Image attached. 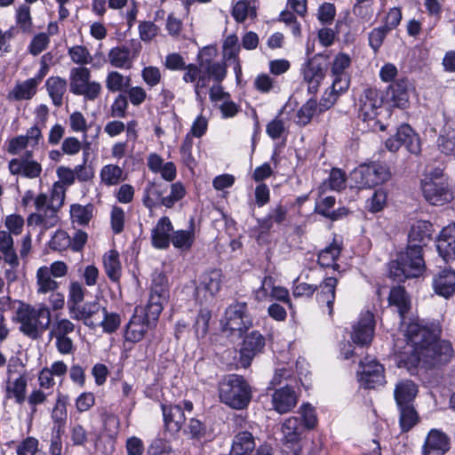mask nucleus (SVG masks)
Segmentation results:
<instances>
[{"instance_id":"nucleus-1","label":"nucleus","mask_w":455,"mask_h":455,"mask_svg":"<svg viewBox=\"0 0 455 455\" xmlns=\"http://www.w3.org/2000/svg\"><path fill=\"white\" fill-rule=\"evenodd\" d=\"M438 321L411 320L404 331L406 344L395 354L398 368L417 374L420 363L427 370H441L455 356L451 340L443 339Z\"/></svg>"},{"instance_id":"nucleus-2","label":"nucleus","mask_w":455,"mask_h":455,"mask_svg":"<svg viewBox=\"0 0 455 455\" xmlns=\"http://www.w3.org/2000/svg\"><path fill=\"white\" fill-rule=\"evenodd\" d=\"M52 313L50 308L40 304L37 307L18 300V307L12 320L19 324V331L27 338L36 340L49 329Z\"/></svg>"},{"instance_id":"nucleus-3","label":"nucleus","mask_w":455,"mask_h":455,"mask_svg":"<svg viewBox=\"0 0 455 455\" xmlns=\"http://www.w3.org/2000/svg\"><path fill=\"white\" fill-rule=\"evenodd\" d=\"M425 270L424 251L420 246L407 244L389 263V277L396 283L419 277Z\"/></svg>"},{"instance_id":"nucleus-4","label":"nucleus","mask_w":455,"mask_h":455,"mask_svg":"<svg viewBox=\"0 0 455 455\" xmlns=\"http://www.w3.org/2000/svg\"><path fill=\"white\" fill-rule=\"evenodd\" d=\"M443 169L434 167L424 174L420 181L424 198L432 205L442 206L454 199V191Z\"/></svg>"},{"instance_id":"nucleus-5","label":"nucleus","mask_w":455,"mask_h":455,"mask_svg":"<svg viewBox=\"0 0 455 455\" xmlns=\"http://www.w3.org/2000/svg\"><path fill=\"white\" fill-rule=\"evenodd\" d=\"M219 395L222 403L231 408L241 410L249 404L251 391L242 376L231 374L220 383Z\"/></svg>"},{"instance_id":"nucleus-6","label":"nucleus","mask_w":455,"mask_h":455,"mask_svg":"<svg viewBox=\"0 0 455 455\" xmlns=\"http://www.w3.org/2000/svg\"><path fill=\"white\" fill-rule=\"evenodd\" d=\"M252 326V319L245 302L235 301L225 310L220 330L228 338L239 339Z\"/></svg>"},{"instance_id":"nucleus-7","label":"nucleus","mask_w":455,"mask_h":455,"mask_svg":"<svg viewBox=\"0 0 455 455\" xmlns=\"http://www.w3.org/2000/svg\"><path fill=\"white\" fill-rule=\"evenodd\" d=\"M391 177L389 167L380 162L361 164L350 174L355 186L359 188H370L381 185Z\"/></svg>"},{"instance_id":"nucleus-8","label":"nucleus","mask_w":455,"mask_h":455,"mask_svg":"<svg viewBox=\"0 0 455 455\" xmlns=\"http://www.w3.org/2000/svg\"><path fill=\"white\" fill-rule=\"evenodd\" d=\"M404 146L408 152L414 156L421 154V140L415 130L406 123L397 127L394 136L387 138L385 141L386 148L390 152H397L399 148Z\"/></svg>"},{"instance_id":"nucleus-9","label":"nucleus","mask_w":455,"mask_h":455,"mask_svg":"<svg viewBox=\"0 0 455 455\" xmlns=\"http://www.w3.org/2000/svg\"><path fill=\"white\" fill-rule=\"evenodd\" d=\"M75 324L68 318L56 315L49 326V337L55 339V347L60 355H70L75 351L74 341L70 338Z\"/></svg>"},{"instance_id":"nucleus-10","label":"nucleus","mask_w":455,"mask_h":455,"mask_svg":"<svg viewBox=\"0 0 455 455\" xmlns=\"http://www.w3.org/2000/svg\"><path fill=\"white\" fill-rule=\"evenodd\" d=\"M301 422L295 417L289 418L283 422L282 432L286 443L300 442L305 428L311 429L313 427V409L310 404H306L301 408Z\"/></svg>"},{"instance_id":"nucleus-11","label":"nucleus","mask_w":455,"mask_h":455,"mask_svg":"<svg viewBox=\"0 0 455 455\" xmlns=\"http://www.w3.org/2000/svg\"><path fill=\"white\" fill-rule=\"evenodd\" d=\"M375 326V316L371 311L361 313L358 321L352 326L353 343L360 347H369L374 337Z\"/></svg>"},{"instance_id":"nucleus-12","label":"nucleus","mask_w":455,"mask_h":455,"mask_svg":"<svg viewBox=\"0 0 455 455\" xmlns=\"http://www.w3.org/2000/svg\"><path fill=\"white\" fill-rule=\"evenodd\" d=\"M223 274L220 269H212L202 274L196 287V298L201 303L213 299L220 291Z\"/></svg>"},{"instance_id":"nucleus-13","label":"nucleus","mask_w":455,"mask_h":455,"mask_svg":"<svg viewBox=\"0 0 455 455\" xmlns=\"http://www.w3.org/2000/svg\"><path fill=\"white\" fill-rule=\"evenodd\" d=\"M384 103L383 92L376 88H365L359 99L358 117L363 121L377 118L379 109Z\"/></svg>"},{"instance_id":"nucleus-14","label":"nucleus","mask_w":455,"mask_h":455,"mask_svg":"<svg viewBox=\"0 0 455 455\" xmlns=\"http://www.w3.org/2000/svg\"><path fill=\"white\" fill-rule=\"evenodd\" d=\"M43 140L41 128L35 124L27 130L25 135L16 136L7 141L6 150L11 155H20L23 151L32 150Z\"/></svg>"},{"instance_id":"nucleus-15","label":"nucleus","mask_w":455,"mask_h":455,"mask_svg":"<svg viewBox=\"0 0 455 455\" xmlns=\"http://www.w3.org/2000/svg\"><path fill=\"white\" fill-rule=\"evenodd\" d=\"M33 158L32 150H27L23 156L9 161L8 170L12 175H20L28 179L38 178L43 171L40 163Z\"/></svg>"},{"instance_id":"nucleus-16","label":"nucleus","mask_w":455,"mask_h":455,"mask_svg":"<svg viewBox=\"0 0 455 455\" xmlns=\"http://www.w3.org/2000/svg\"><path fill=\"white\" fill-rule=\"evenodd\" d=\"M236 432L234 435L230 455H251L254 451L256 443L253 435L245 427L246 421L243 417L235 419Z\"/></svg>"},{"instance_id":"nucleus-17","label":"nucleus","mask_w":455,"mask_h":455,"mask_svg":"<svg viewBox=\"0 0 455 455\" xmlns=\"http://www.w3.org/2000/svg\"><path fill=\"white\" fill-rule=\"evenodd\" d=\"M338 283L339 281L336 277L328 276L323 279L318 287L315 285V291H316L315 299L318 307L323 315L326 314L331 317L333 315V305Z\"/></svg>"},{"instance_id":"nucleus-18","label":"nucleus","mask_w":455,"mask_h":455,"mask_svg":"<svg viewBox=\"0 0 455 455\" xmlns=\"http://www.w3.org/2000/svg\"><path fill=\"white\" fill-rule=\"evenodd\" d=\"M103 307L98 301H88L74 307L68 312L72 319L81 321L85 326L95 329Z\"/></svg>"},{"instance_id":"nucleus-19","label":"nucleus","mask_w":455,"mask_h":455,"mask_svg":"<svg viewBox=\"0 0 455 455\" xmlns=\"http://www.w3.org/2000/svg\"><path fill=\"white\" fill-rule=\"evenodd\" d=\"M362 371L359 374V381L366 389H374L379 386L384 385L385 369L384 366L376 360H371L367 363L360 362Z\"/></svg>"},{"instance_id":"nucleus-20","label":"nucleus","mask_w":455,"mask_h":455,"mask_svg":"<svg viewBox=\"0 0 455 455\" xmlns=\"http://www.w3.org/2000/svg\"><path fill=\"white\" fill-rule=\"evenodd\" d=\"M411 88L412 85L410 80L405 76L393 81L387 90V97L390 101V106L400 109L408 108Z\"/></svg>"},{"instance_id":"nucleus-21","label":"nucleus","mask_w":455,"mask_h":455,"mask_svg":"<svg viewBox=\"0 0 455 455\" xmlns=\"http://www.w3.org/2000/svg\"><path fill=\"white\" fill-rule=\"evenodd\" d=\"M152 319L144 314L143 307H136L134 315L126 325L124 338L132 343L140 341L147 333Z\"/></svg>"},{"instance_id":"nucleus-22","label":"nucleus","mask_w":455,"mask_h":455,"mask_svg":"<svg viewBox=\"0 0 455 455\" xmlns=\"http://www.w3.org/2000/svg\"><path fill=\"white\" fill-rule=\"evenodd\" d=\"M435 228L431 221L418 220L414 221L408 232L407 244L424 248L433 240Z\"/></svg>"},{"instance_id":"nucleus-23","label":"nucleus","mask_w":455,"mask_h":455,"mask_svg":"<svg viewBox=\"0 0 455 455\" xmlns=\"http://www.w3.org/2000/svg\"><path fill=\"white\" fill-rule=\"evenodd\" d=\"M436 250L446 263L455 260V222L441 229L436 238Z\"/></svg>"},{"instance_id":"nucleus-24","label":"nucleus","mask_w":455,"mask_h":455,"mask_svg":"<svg viewBox=\"0 0 455 455\" xmlns=\"http://www.w3.org/2000/svg\"><path fill=\"white\" fill-rule=\"evenodd\" d=\"M265 347V338L258 331L250 332L243 339L240 350V362L243 367H248L253 357L260 353Z\"/></svg>"},{"instance_id":"nucleus-25","label":"nucleus","mask_w":455,"mask_h":455,"mask_svg":"<svg viewBox=\"0 0 455 455\" xmlns=\"http://www.w3.org/2000/svg\"><path fill=\"white\" fill-rule=\"evenodd\" d=\"M433 289L435 294L449 299L455 295V270L444 267L438 271L433 278Z\"/></svg>"},{"instance_id":"nucleus-26","label":"nucleus","mask_w":455,"mask_h":455,"mask_svg":"<svg viewBox=\"0 0 455 455\" xmlns=\"http://www.w3.org/2000/svg\"><path fill=\"white\" fill-rule=\"evenodd\" d=\"M450 450V439L441 430L431 429L423 444V455H444Z\"/></svg>"},{"instance_id":"nucleus-27","label":"nucleus","mask_w":455,"mask_h":455,"mask_svg":"<svg viewBox=\"0 0 455 455\" xmlns=\"http://www.w3.org/2000/svg\"><path fill=\"white\" fill-rule=\"evenodd\" d=\"M315 204V213L320 214L324 218L337 221L346 218L349 214L348 208L342 206L334 210L333 207L336 204V198L332 196H328L320 199Z\"/></svg>"},{"instance_id":"nucleus-28","label":"nucleus","mask_w":455,"mask_h":455,"mask_svg":"<svg viewBox=\"0 0 455 455\" xmlns=\"http://www.w3.org/2000/svg\"><path fill=\"white\" fill-rule=\"evenodd\" d=\"M419 393L418 385L411 379H402L395 384L394 398L396 406L414 404Z\"/></svg>"},{"instance_id":"nucleus-29","label":"nucleus","mask_w":455,"mask_h":455,"mask_svg":"<svg viewBox=\"0 0 455 455\" xmlns=\"http://www.w3.org/2000/svg\"><path fill=\"white\" fill-rule=\"evenodd\" d=\"M387 301L389 306L397 308L401 322H403L411 308V298L406 289L402 285L393 286L389 291Z\"/></svg>"},{"instance_id":"nucleus-30","label":"nucleus","mask_w":455,"mask_h":455,"mask_svg":"<svg viewBox=\"0 0 455 455\" xmlns=\"http://www.w3.org/2000/svg\"><path fill=\"white\" fill-rule=\"evenodd\" d=\"M28 377L27 374H18L13 379L5 380V397L14 400L16 403L22 404L27 398Z\"/></svg>"},{"instance_id":"nucleus-31","label":"nucleus","mask_w":455,"mask_h":455,"mask_svg":"<svg viewBox=\"0 0 455 455\" xmlns=\"http://www.w3.org/2000/svg\"><path fill=\"white\" fill-rule=\"evenodd\" d=\"M172 224L168 217H162L151 231L152 245L157 249H166L171 242Z\"/></svg>"},{"instance_id":"nucleus-32","label":"nucleus","mask_w":455,"mask_h":455,"mask_svg":"<svg viewBox=\"0 0 455 455\" xmlns=\"http://www.w3.org/2000/svg\"><path fill=\"white\" fill-rule=\"evenodd\" d=\"M164 427L172 435L180 432L185 421L182 409L178 405H162Z\"/></svg>"},{"instance_id":"nucleus-33","label":"nucleus","mask_w":455,"mask_h":455,"mask_svg":"<svg viewBox=\"0 0 455 455\" xmlns=\"http://www.w3.org/2000/svg\"><path fill=\"white\" fill-rule=\"evenodd\" d=\"M296 403V394L288 387L277 389L272 395L273 408L281 414L290 411Z\"/></svg>"},{"instance_id":"nucleus-34","label":"nucleus","mask_w":455,"mask_h":455,"mask_svg":"<svg viewBox=\"0 0 455 455\" xmlns=\"http://www.w3.org/2000/svg\"><path fill=\"white\" fill-rule=\"evenodd\" d=\"M108 7L114 11H120L127 7L124 15L127 26L132 28L136 23L140 9V4L137 0H108Z\"/></svg>"},{"instance_id":"nucleus-35","label":"nucleus","mask_w":455,"mask_h":455,"mask_svg":"<svg viewBox=\"0 0 455 455\" xmlns=\"http://www.w3.org/2000/svg\"><path fill=\"white\" fill-rule=\"evenodd\" d=\"M347 174L339 168H332L328 179L318 187V197L327 190L341 191L346 188Z\"/></svg>"},{"instance_id":"nucleus-36","label":"nucleus","mask_w":455,"mask_h":455,"mask_svg":"<svg viewBox=\"0 0 455 455\" xmlns=\"http://www.w3.org/2000/svg\"><path fill=\"white\" fill-rule=\"evenodd\" d=\"M0 252L4 255L5 263L12 267L19 266V259L14 250L13 238L6 230H0Z\"/></svg>"},{"instance_id":"nucleus-37","label":"nucleus","mask_w":455,"mask_h":455,"mask_svg":"<svg viewBox=\"0 0 455 455\" xmlns=\"http://www.w3.org/2000/svg\"><path fill=\"white\" fill-rule=\"evenodd\" d=\"M399 411V427L402 433L411 431L420 420L414 404L396 406Z\"/></svg>"},{"instance_id":"nucleus-38","label":"nucleus","mask_w":455,"mask_h":455,"mask_svg":"<svg viewBox=\"0 0 455 455\" xmlns=\"http://www.w3.org/2000/svg\"><path fill=\"white\" fill-rule=\"evenodd\" d=\"M45 86L52 103L56 107H60L67 92V81L59 76H51L47 79Z\"/></svg>"},{"instance_id":"nucleus-39","label":"nucleus","mask_w":455,"mask_h":455,"mask_svg":"<svg viewBox=\"0 0 455 455\" xmlns=\"http://www.w3.org/2000/svg\"><path fill=\"white\" fill-rule=\"evenodd\" d=\"M103 265L108 278L114 282H117L122 275L118 252L115 250L106 252L103 256Z\"/></svg>"},{"instance_id":"nucleus-40","label":"nucleus","mask_w":455,"mask_h":455,"mask_svg":"<svg viewBox=\"0 0 455 455\" xmlns=\"http://www.w3.org/2000/svg\"><path fill=\"white\" fill-rule=\"evenodd\" d=\"M36 291L38 294L53 292L59 288V283L52 277L48 267H40L36 271Z\"/></svg>"},{"instance_id":"nucleus-41","label":"nucleus","mask_w":455,"mask_h":455,"mask_svg":"<svg viewBox=\"0 0 455 455\" xmlns=\"http://www.w3.org/2000/svg\"><path fill=\"white\" fill-rule=\"evenodd\" d=\"M168 294L154 292L151 291L147 307L143 308L144 314L156 322L164 308Z\"/></svg>"},{"instance_id":"nucleus-42","label":"nucleus","mask_w":455,"mask_h":455,"mask_svg":"<svg viewBox=\"0 0 455 455\" xmlns=\"http://www.w3.org/2000/svg\"><path fill=\"white\" fill-rule=\"evenodd\" d=\"M189 230H177L174 231L171 242L177 249L188 251L189 250L195 241L194 221H190Z\"/></svg>"},{"instance_id":"nucleus-43","label":"nucleus","mask_w":455,"mask_h":455,"mask_svg":"<svg viewBox=\"0 0 455 455\" xmlns=\"http://www.w3.org/2000/svg\"><path fill=\"white\" fill-rule=\"evenodd\" d=\"M38 80L30 78L18 84L10 92V97L16 100H30L36 92Z\"/></svg>"},{"instance_id":"nucleus-44","label":"nucleus","mask_w":455,"mask_h":455,"mask_svg":"<svg viewBox=\"0 0 455 455\" xmlns=\"http://www.w3.org/2000/svg\"><path fill=\"white\" fill-rule=\"evenodd\" d=\"M94 206L91 204L81 205L72 204L70 207V217L73 223L80 226L88 225L93 217Z\"/></svg>"},{"instance_id":"nucleus-45","label":"nucleus","mask_w":455,"mask_h":455,"mask_svg":"<svg viewBox=\"0 0 455 455\" xmlns=\"http://www.w3.org/2000/svg\"><path fill=\"white\" fill-rule=\"evenodd\" d=\"M91 73L86 68H75L70 74V91L78 94L90 82Z\"/></svg>"},{"instance_id":"nucleus-46","label":"nucleus","mask_w":455,"mask_h":455,"mask_svg":"<svg viewBox=\"0 0 455 455\" xmlns=\"http://www.w3.org/2000/svg\"><path fill=\"white\" fill-rule=\"evenodd\" d=\"M123 169L116 164H107L100 172L101 182L106 186H115L123 180Z\"/></svg>"},{"instance_id":"nucleus-47","label":"nucleus","mask_w":455,"mask_h":455,"mask_svg":"<svg viewBox=\"0 0 455 455\" xmlns=\"http://www.w3.org/2000/svg\"><path fill=\"white\" fill-rule=\"evenodd\" d=\"M232 16L235 21L242 23L245 21L247 18L255 19L257 12L254 6L250 5L248 0H239L233 7Z\"/></svg>"},{"instance_id":"nucleus-48","label":"nucleus","mask_w":455,"mask_h":455,"mask_svg":"<svg viewBox=\"0 0 455 455\" xmlns=\"http://www.w3.org/2000/svg\"><path fill=\"white\" fill-rule=\"evenodd\" d=\"M120 324V315L115 312H108L106 307H103L100 322L97 323V327H101L106 333H113L119 328Z\"/></svg>"},{"instance_id":"nucleus-49","label":"nucleus","mask_w":455,"mask_h":455,"mask_svg":"<svg viewBox=\"0 0 455 455\" xmlns=\"http://www.w3.org/2000/svg\"><path fill=\"white\" fill-rule=\"evenodd\" d=\"M194 139L190 134H187L181 142L180 153L183 164L189 169H193L197 163V157L193 154Z\"/></svg>"},{"instance_id":"nucleus-50","label":"nucleus","mask_w":455,"mask_h":455,"mask_svg":"<svg viewBox=\"0 0 455 455\" xmlns=\"http://www.w3.org/2000/svg\"><path fill=\"white\" fill-rule=\"evenodd\" d=\"M70 440L75 446H84L89 440L90 433L77 420L71 421L69 425Z\"/></svg>"},{"instance_id":"nucleus-51","label":"nucleus","mask_w":455,"mask_h":455,"mask_svg":"<svg viewBox=\"0 0 455 455\" xmlns=\"http://www.w3.org/2000/svg\"><path fill=\"white\" fill-rule=\"evenodd\" d=\"M340 254V249L337 245H331L318 253L317 263L322 267H339L337 259Z\"/></svg>"},{"instance_id":"nucleus-52","label":"nucleus","mask_w":455,"mask_h":455,"mask_svg":"<svg viewBox=\"0 0 455 455\" xmlns=\"http://www.w3.org/2000/svg\"><path fill=\"white\" fill-rule=\"evenodd\" d=\"M130 84V77L124 76L116 71L108 73L106 79V86L109 92H121L128 88Z\"/></svg>"},{"instance_id":"nucleus-53","label":"nucleus","mask_w":455,"mask_h":455,"mask_svg":"<svg viewBox=\"0 0 455 455\" xmlns=\"http://www.w3.org/2000/svg\"><path fill=\"white\" fill-rule=\"evenodd\" d=\"M85 296V288L78 281H71L68 286V311L81 304Z\"/></svg>"},{"instance_id":"nucleus-54","label":"nucleus","mask_w":455,"mask_h":455,"mask_svg":"<svg viewBox=\"0 0 455 455\" xmlns=\"http://www.w3.org/2000/svg\"><path fill=\"white\" fill-rule=\"evenodd\" d=\"M16 24L23 32H31L33 22L30 7L27 4L20 5L15 14Z\"/></svg>"},{"instance_id":"nucleus-55","label":"nucleus","mask_w":455,"mask_h":455,"mask_svg":"<svg viewBox=\"0 0 455 455\" xmlns=\"http://www.w3.org/2000/svg\"><path fill=\"white\" fill-rule=\"evenodd\" d=\"M275 287V279L267 275L263 278L261 285L254 291V298L257 301H268Z\"/></svg>"},{"instance_id":"nucleus-56","label":"nucleus","mask_w":455,"mask_h":455,"mask_svg":"<svg viewBox=\"0 0 455 455\" xmlns=\"http://www.w3.org/2000/svg\"><path fill=\"white\" fill-rule=\"evenodd\" d=\"M66 190L67 188L61 185V182H54L52 187L49 201L50 207L53 209L55 214L64 204Z\"/></svg>"},{"instance_id":"nucleus-57","label":"nucleus","mask_w":455,"mask_h":455,"mask_svg":"<svg viewBox=\"0 0 455 455\" xmlns=\"http://www.w3.org/2000/svg\"><path fill=\"white\" fill-rule=\"evenodd\" d=\"M186 195V190L181 182H175L171 186V193L167 196L161 197V204L172 208L178 201Z\"/></svg>"},{"instance_id":"nucleus-58","label":"nucleus","mask_w":455,"mask_h":455,"mask_svg":"<svg viewBox=\"0 0 455 455\" xmlns=\"http://www.w3.org/2000/svg\"><path fill=\"white\" fill-rule=\"evenodd\" d=\"M70 235L64 230H57L49 242V247L52 251H63L69 248Z\"/></svg>"},{"instance_id":"nucleus-59","label":"nucleus","mask_w":455,"mask_h":455,"mask_svg":"<svg viewBox=\"0 0 455 455\" xmlns=\"http://www.w3.org/2000/svg\"><path fill=\"white\" fill-rule=\"evenodd\" d=\"M387 195L382 188L374 191L371 198L367 200L368 211L373 213L383 210L387 204Z\"/></svg>"},{"instance_id":"nucleus-60","label":"nucleus","mask_w":455,"mask_h":455,"mask_svg":"<svg viewBox=\"0 0 455 455\" xmlns=\"http://www.w3.org/2000/svg\"><path fill=\"white\" fill-rule=\"evenodd\" d=\"M403 19L402 8L401 7H392L388 10V12L384 16L382 21L383 28L387 29L389 32L395 29L401 23Z\"/></svg>"},{"instance_id":"nucleus-61","label":"nucleus","mask_w":455,"mask_h":455,"mask_svg":"<svg viewBox=\"0 0 455 455\" xmlns=\"http://www.w3.org/2000/svg\"><path fill=\"white\" fill-rule=\"evenodd\" d=\"M212 318V312L207 308H202L196 319L195 330L197 337H204L209 331V323Z\"/></svg>"},{"instance_id":"nucleus-62","label":"nucleus","mask_w":455,"mask_h":455,"mask_svg":"<svg viewBox=\"0 0 455 455\" xmlns=\"http://www.w3.org/2000/svg\"><path fill=\"white\" fill-rule=\"evenodd\" d=\"M39 442L36 438L28 436L16 447L17 455H40Z\"/></svg>"},{"instance_id":"nucleus-63","label":"nucleus","mask_w":455,"mask_h":455,"mask_svg":"<svg viewBox=\"0 0 455 455\" xmlns=\"http://www.w3.org/2000/svg\"><path fill=\"white\" fill-rule=\"evenodd\" d=\"M390 32L383 28L382 26H379L378 28H374L368 35V40H369V45L373 50V52L376 53L379 49L383 44V42L387 36Z\"/></svg>"},{"instance_id":"nucleus-64","label":"nucleus","mask_w":455,"mask_h":455,"mask_svg":"<svg viewBox=\"0 0 455 455\" xmlns=\"http://www.w3.org/2000/svg\"><path fill=\"white\" fill-rule=\"evenodd\" d=\"M437 147L445 156L455 159V134L451 136L440 135L437 139Z\"/></svg>"}]
</instances>
